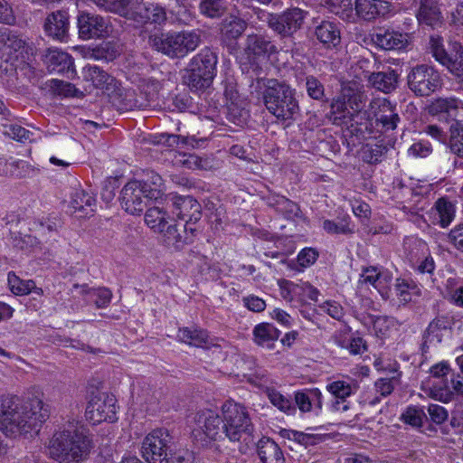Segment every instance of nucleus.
<instances>
[{
    "mask_svg": "<svg viewBox=\"0 0 463 463\" xmlns=\"http://www.w3.org/2000/svg\"><path fill=\"white\" fill-rule=\"evenodd\" d=\"M82 76L84 80L90 82L96 89L112 92L118 88V80L97 65L85 66Z\"/></svg>",
    "mask_w": 463,
    "mask_h": 463,
    "instance_id": "obj_20",
    "label": "nucleus"
},
{
    "mask_svg": "<svg viewBox=\"0 0 463 463\" xmlns=\"http://www.w3.org/2000/svg\"><path fill=\"white\" fill-rule=\"evenodd\" d=\"M418 6L416 16L420 24L434 27L441 23V13L437 0H414Z\"/></svg>",
    "mask_w": 463,
    "mask_h": 463,
    "instance_id": "obj_28",
    "label": "nucleus"
},
{
    "mask_svg": "<svg viewBox=\"0 0 463 463\" xmlns=\"http://www.w3.org/2000/svg\"><path fill=\"white\" fill-rule=\"evenodd\" d=\"M373 42L383 50H402L408 44V34L390 29H379L373 35Z\"/></svg>",
    "mask_w": 463,
    "mask_h": 463,
    "instance_id": "obj_22",
    "label": "nucleus"
},
{
    "mask_svg": "<svg viewBox=\"0 0 463 463\" xmlns=\"http://www.w3.org/2000/svg\"><path fill=\"white\" fill-rule=\"evenodd\" d=\"M0 43L10 53L24 48V42L11 32H3L0 34Z\"/></svg>",
    "mask_w": 463,
    "mask_h": 463,
    "instance_id": "obj_58",
    "label": "nucleus"
},
{
    "mask_svg": "<svg viewBox=\"0 0 463 463\" xmlns=\"http://www.w3.org/2000/svg\"><path fill=\"white\" fill-rule=\"evenodd\" d=\"M200 12L210 18L221 17L226 11L224 0H201Z\"/></svg>",
    "mask_w": 463,
    "mask_h": 463,
    "instance_id": "obj_50",
    "label": "nucleus"
},
{
    "mask_svg": "<svg viewBox=\"0 0 463 463\" xmlns=\"http://www.w3.org/2000/svg\"><path fill=\"white\" fill-rule=\"evenodd\" d=\"M424 417L425 411L422 408L410 406L404 411L401 418L404 423L418 428L422 426Z\"/></svg>",
    "mask_w": 463,
    "mask_h": 463,
    "instance_id": "obj_55",
    "label": "nucleus"
},
{
    "mask_svg": "<svg viewBox=\"0 0 463 463\" xmlns=\"http://www.w3.org/2000/svg\"><path fill=\"white\" fill-rule=\"evenodd\" d=\"M321 311L326 313L331 317L340 320L344 317L342 306L334 300H327L319 306Z\"/></svg>",
    "mask_w": 463,
    "mask_h": 463,
    "instance_id": "obj_62",
    "label": "nucleus"
},
{
    "mask_svg": "<svg viewBox=\"0 0 463 463\" xmlns=\"http://www.w3.org/2000/svg\"><path fill=\"white\" fill-rule=\"evenodd\" d=\"M398 74L395 71L389 69L386 71L372 73L368 80L373 87L384 93H389L396 89L398 83Z\"/></svg>",
    "mask_w": 463,
    "mask_h": 463,
    "instance_id": "obj_36",
    "label": "nucleus"
},
{
    "mask_svg": "<svg viewBox=\"0 0 463 463\" xmlns=\"http://www.w3.org/2000/svg\"><path fill=\"white\" fill-rule=\"evenodd\" d=\"M355 10L361 18L370 21L388 14L390 5L383 0H356Z\"/></svg>",
    "mask_w": 463,
    "mask_h": 463,
    "instance_id": "obj_29",
    "label": "nucleus"
},
{
    "mask_svg": "<svg viewBox=\"0 0 463 463\" xmlns=\"http://www.w3.org/2000/svg\"><path fill=\"white\" fill-rule=\"evenodd\" d=\"M169 214L162 207L155 206L147 209L145 214L146 225L155 232H164L168 225Z\"/></svg>",
    "mask_w": 463,
    "mask_h": 463,
    "instance_id": "obj_39",
    "label": "nucleus"
},
{
    "mask_svg": "<svg viewBox=\"0 0 463 463\" xmlns=\"http://www.w3.org/2000/svg\"><path fill=\"white\" fill-rule=\"evenodd\" d=\"M446 298L453 305L463 307V278L451 277L446 280Z\"/></svg>",
    "mask_w": 463,
    "mask_h": 463,
    "instance_id": "obj_44",
    "label": "nucleus"
},
{
    "mask_svg": "<svg viewBox=\"0 0 463 463\" xmlns=\"http://www.w3.org/2000/svg\"><path fill=\"white\" fill-rule=\"evenodd\" d=\"M3 128V134L14 140L19 142H26L32 140L31 137L33 136V133L20 125H5Z\"/></svg>",
    "mask_w": 463,
    "mask_h": 463,
    "instance_id": "obj_54",
    "label": "nucleus"
},
{
    "mask_svg": "<svg viewBox=\"0 0 463 463\" xmlns=\"http://www.w3.org/2000/svg\"><path fill=\"white\" fill-rule=\"evenodd\" d=\"M370 115L375 117L376 121L383 125L385 130L396 128L400 117L396 108L385 98H375L370 102Z\"/></svg>",
    "mask_w": 463,
    "mask_h": 463,
    "instance_id": "obj_16",
    "label": "nucleus"
},
{
    "mask_svg": "<svg viewBox=\"0 0 463 463\" xmlns=\"http://www.w3.org/2000/svg\"><path fill=\"white\" fill-rule=\"evenodd\" d=\"M306 89L308 96L314 99H320L324 96L323 84L314 76L306 77Z\"/></svg>",
    "mask_w": 463,
    "mask_h": 463,
    "instance_id": "obj_60",
    "label": "nucleus"
},
{
    "mask_svg": "<svg viewBox=\"0 0 463 463\" xmlns=\"http://www.w3.org/2000/svg\"><path fill=\"white\" fill-rule=\"evenodd\" d=\"M324 230L329 234H350L354 229L350 225L349 217L343 218L338 222L325 220L323 222Z\"/></svg>",
    "mask_w": 463,
    "mask_h": 463,
    "instance_id": "obj_53",
    "label": "nucleus"
},
{
    "mask_svg": "<svg viewBox=\"0 0 463 463\" xmlns=\"http://www.w3.org/2000/svg\"><path fill=\"white\" fill-rule=\"evenodd\" d=\"M449 147L453 154L463 158V122L456 121L450 126Z\"/></svg>",
    "mask_w": 463,
    "mask_h": 463,
    "instance_id": "obj_48",
    "label": "nucleus"
},
{
    "mask_svg": "<svg viewBox=\"0 0 463 463\" xmlns=\"http://www.w3.org/2000/svg\"><path fill=\"white\" fill-rule=\"evenodd\" d=\"M332 120L336 125L354 126V124H362L361 121L354 118V114L348 108L346 99L343 93L337 99H334L331 104Z\"/></svg>",
    "mask_w": 463,
    "mask_h": 463,
    "instance_id": "obj_31",
    "label": "nucleus"
},
{
    "mask_svg": "<svg viewBox=\"0 0 463 463\" xmlns=\"http://www.w3.org/2000/svg\"><path fill=\"white\" fill-rule=\"evenodd\" d=\"M247 50L256 56H261L274 52L276 47L267 37L250 34L247 37Z\"/></svg>",
    "mask_w": 463,
    "mask_h": 463,
    "instance_id": "obj_40",
    "label": "nucleus"
},
{
    "mask_svg": "<svg viewBox=\"0 0 463 463\" xmlns=\"http://www.w3.org/2000/svg\"><path fill=\"white\" fill-rule=\"evenodd\" d=\"M448 241L463 252V224L455 226L448 234Z\"/></svg>",
    "mask_w": 463,
    "mask_h": 463,
    "instance_id": "obj_64",
    "label": "nucleus"
},
{
    "mask_svg": "<svg viewBox=\"0 0 463 463\" xmlns=\"http://www.w3.org/2000/svg\"><path fill=\"white\" fill-rule=\"evenodd\" d=\"M282 297L287 300L299 298L301 300L310 299L317 301L319 291L308 282L295 283L283 280L279 283Z\"/></svg>",
    "mask_w": 463,
    "mask_h": 463,
    "instance_id": "obj_21",
    "label": "nucleus"
},
{
    "mask_svg": "<svg viewBox=\"0 0 463 463\" xmlns=\"http://www.w3.org/2000/svg\"><path fill=\"white\" fill-rule=\"evenodd\" d=\"M50 86L56 94L63 97H77L80 92L73 84L61 80H52Z\"/></svg>",
    "mask_w": 463,
    "mask_h": 463,
    "instance_id": "obj_57",
    "label": "nucleus"
},
{
    "mask_svg": "<svg viewBox=\"0 0 463 463\" xmlns=\"http://www.w3.org/2000/svg\"><path fill=\"white\" fill-rule=\"evenodd\" d=\"M433 225L447 228L456 216V205L446 197L439 198L426 213Z\"/></svg>",
    "mask_w": 463,
    "mask_h": 463,
    "instance_id": "obj_18",
    "label": "nucleus"
},
{
    "mask_svg": "<svg viewBox=\"0 0 463 463\" xmlns=\"http://www.w3.org/2000/svg\"><path fill=\"white\" fill-rule=\"evenodd\" d=\"M427 412L430 420L437 424L441 425L449 419V411L441 405L431 403L427 407Z\"/></svg>",
    "mask_w": 463,
    "mask_h": 463,
    "instance_id": "obj_59",
    "label": "nucleus"
},
{
    "mask_svg": "<svg viewBox=\"0 0 463 463\" xmlns=\"http://www.w3.org/2000/svg\"><path fill=\"white\" fill-rule=\"evenodd\" d=\"M447 328V320L445 317H436L428 326L423 335V343L421 349L426 352L430 345L440 343L442 339V331Z\"/></svg>",
    "mask_w": 463,
    "mask_h": 463,
    "instance_id": "obj_38",
    "label": "nucleus"
},
{
    "mask_svg": "<svg viewBox=\"0 0 463 463\" xmlns=\"http://www.w3.org/2000/svg\"><path fill=\"white\" fill-rule=\"evenodd\" d=\"M258 455L262 463H285L280 448L269 438H263L259 441Z\"/></svg>",
    "mask_w": 463,
    "mask_h": 463,
    "instance_id": "obj_33",
    "label": "nucleus"
},
{
    "mask_svg": "<svg viewBox=\"0 0 463 463\" xmlns=\"http://www.w3.org/2000/svg\"><path fill=\"white\" fill-rule=\"evenodd\" d=\"M358 389L354 380H336L326 385V391L331 393L335 402L332 403V410L337 412H344L349 410L350 403L345 401L347 397L354 394Z\"/></svg>",
    "mask_w": 463,
    "mask_h": 463,
    "instance_id": "obj_17",
    "label": "nucleus"
},
{
    "mask_svg": "<svg viewBox=\"0 0 463 463\" xmlns=\"http://www.w3.org/2000/svg\"><path fill=\"white\" fill-rule=\"evenodd\" d=\"M147 183L130 181L121 190L120 201L122 208L130 214H139L146 207L144 198L147 196Z\"/></svg>",
    "mask_w": 463,
    "mask_h": 463,
    "instance_id": "obj_14",
    "label": "nucleus"
},
{
    "mask_svg": "<svg viewBox=\"0 0 463 463\" xmlns=\"http://www.w3.org/2000/svg\"><path fill=\"white\" fill-rule=\"evenodd\" d=\"M142 0H120L119 4L126 9L125 15H129L137 23L163 24L166 21L164 7L156 4L142 5Z\"/></svg>",
    "mask_w": 463,
    "mask_h": 463,
    "instance_id": "obj_11",
    "label": "nucleus"
},
{
    "mask_svg": "<svg viewBox=\"0 0 463 463\" xmlns=\"http://www.w3.org/2000/svg\"><path fill=\"white\" fill-rule=\"evenodd\" d=\"M8 284L11 290L16 295H26L35 288L34 281L31 279L23 280L12 272L8 273Z\"/></svg>",
    "mask_w": 463,
    "mask_h": 463,
    "instance_id": "obj_52",
    "label": "nucleus"
},
{
    "mask_svg": "<svg viewBox=\"0 0 463 463\" xmlns=\"http://www.w3.org/2000/svg\"><path fill=\"white\" fill-rule=\"evenodd\" d=\"M95 198L81 188H77L71 194V204L75 211H84L85 208H90V212H93L92 207L95 205Z\"/></svg>",
    "mask_w": 463,
    "mask_h": 463,
    "instance_id": "obj_49",
    "label": "nucleus"
},
{
    "mask_svg": "<svg viewBox=\"0 0 463 463\" xmlns=\"http://www.w3.org/2000/svg\"><path fill=\"white\" fill-rule=\"evenodd\" d=\"M268 204L287 220H295L300 213L298 205L285 196L272 195L268 198Z\"/></svg>",
    "mask_w": 463,
    "mask_h": 463,
    "instance_id": "obj_37",
    "label": "nucleus"
},
{
    "mask_svg": "<svg viewBox=\"0 0 463 463\" xmlns=\"http://www.w3.org/2000/svg\"><path fill=\"white\" fill-rule=\"evenodd\" d=\"M141 183H147L146 190H147V196L149 198H156L161 192V188L163 186V180L162 177L156 174L151 172L150 178L140 181Z\"/></svg>",
    "mask_w": 463,
    "mask_h": 463,
    "instance_id": "obj_61",
    "label": "nucleus"
},
{
    "mask_svg": "<svg viewBox=\"0 0 463 463\" xmlns=\"http://www.w3.org/2000/svg\"><path fill=\"white\" fill-rule=\"evenodd\" d=\"M44 61L50 71L67 74L74 72L72 57L58 48L48 49Z\"/></svg>",
    "mask_w": 463,
    "mask_h": 463,
    "instance_id": "obj_24",
    "label": "nucleus"
},
{
    "mask_svg": "<svg viewBox=\"0 0 463 463\" xmlns=\"http://www.w3.org/2000/svg\"><path fill=\"white\" fill-rule=\"evenodd\" d=\"M172 213L178 219L199 221L202 217L201 205L193 197H175L172 203Z\"/></svg>",
    "mask_w": 463,
    "mask_h": 463,
    "instance_id": "obj_25",
    "label": "nucleus"
},
{
    "mask_svg": "<svg viewBox=\"0 0 463 463\" xmlns=\"http://www.w3.org/2000/svg\"><path fill=\"white\" fill-rule=\"evenodd\" d=\"M359 282L372 285L383 298H387V292H383L384 285L387 282V276L382 274L377 268L369 267L363 270Z\"/></svg>",
    "mask_w": 463,
    "mask_h": 463,
    "instance_id": "obj_43",
    "label": "nucleus"
},
{
    "mask_svg": "<svg viewBox=\"0 0 463 463\" xmlns=\"http://www.w3.org/2000/svg\"><path fill=\"white\" fill-rule=\"evenodd\" d=\"M72 292L81 295L87 303L94 304L98 308L107 307L112 297L110 290L106 288H92L86 285H74Z\"/></svg>",
    "mask_w": 463,
    "mask_h": 463,
    "instance_id": "obj_27",
    "label": "nucleus"
},
{
    "mask_svg": "<svg viewBox=\"0 0 463 463\" xmlns=\"http://www.w3.org/2000/svg\"><path fill=\"white\" fill-rule=\"evenodd\" d=\"M315 34L317 39L326 47L336 46L341 39L338 25L330 21H323L317 26Z\"/></svg>",
    "mask_w": 463,
    "mask_h": 463,
    "instance_id": "obj_35",
    "label": "nucleus"
},
{
    "mask_svg": "<svg viewBox=\"0 0 463 463\" xmlns=\"http://www.w3.org/2000/svg\"><path fill=\"white\" fill-rule=\"evenodd\" d=\"M69 26V14L65 11H57L49 14L44 22L46 34L58 41H64Z\"/></svg>",
    "mask_w": 463,
    "mask_h": 463,
    "instance_id": "obj_23",
    "label": "nucleus"
},
{
    "mask_svg": "<svg viewBox=\"0 0 463 463\" xmlns=\"http://www.w3.org/2000/svg\"><path fill=\"white\" fill-rule=\"evenodd\" d=\"M409 89L417 96H429L441 86V78L433 67L420 64L413 67L408 74Z\"/></svg>",
    "mask_w": 463,
    "mask_h": 463,
    "instance_id": "obj_9",
    "label": "nucleus"
},
{
    "mask_svg": "<svg viewBox=\"0 0 463 463\" xmlns=\"http://www.w3.org/2000/svg\"><path fill=\"white\" fill-rule=\"evenodd\" d=\"M177 337L179 341L195 347L209 348L212 344L208 332L201 328H180Z\"/></svg>",
    "mask_w": 463,
    "mask_h": 463,
    "instance_id": "obj_34",
    "label": "nucleus"
},
{
    "mask_svg": "<svg viewBox=\"0 0 463 463\" xmlns=\"http://www.w3.org/2000/svg\"><path fill=\"white\" fill-rule=\"evenodd\" d=\"M223 436L231 442H247L254 427L249 411L242 404L226 401L221 407Z\"/></svg>",
    "mask_w": 463,
    "mask_h": 463,
    "instance_id": "obj_5",
    "label": "nucleus"
},
{
    "mask_svg": "<svg viewBox=\"0 0 463 463\" xmlns=\"http://www.w3.org/2000/svg\"><path fill=\"white\" fill-rule=\"evenodd\" d=\"M387 152L386 146L375 144L365 146L362 151L363 160L368 164H376L381 161L382 156Z\"/></svg>",
    "mask_w": 463,
    "mask_h": 463,
    "instance_id": "obj_56",
    "label": "nucleus"
},
{
    "mask_svg": "<svg viewBox=\"0 0 463 463\" xmlns=\"http://www.w3.org/2000/svg\"><path fill=\"white\" fill-rule=\"evenodd\" d=\"M246 29V23L238 17H232L222 24V33L227 39H237Z\"/></svg>",
    "mask_w": 463,
    "mask_h": 463,
    "instance_id": "obj_51",
    "label": "nucleus"
},
{
    "mask_svg": "<svg viewBox=\"0 0 463 463\" xmlns=\"http://www.w3.org/2000/svg\"><path fill=\"white\" fill-rule=\"evenodd\" d=\"M394 291L399 303L402 305L413 301L420 294V289L416 284L402 279L396 280Z\"/></svg>",
    "mask_w": 463,
    "mask_h": 463,
    "instance_id": "obj_41",
    "label": "nucleus"
},
{
    "mask_svg": "<svg viewBox=\"0 0 463 463\" xmlns=\"http://www.w3.org/2000/svg\"><path fill=\"white\" fill-rule=\"evenodd\" d=\"M451 384L453 391L450 390L447 383L433 385L430 389L429 396L443 403L452 402L455 398V393H463V383L459 379V376H458L456 379H451Z\"/></svg>",
    "mask_w": 463,
    "mask_h": 463,
    "instance_id": "obj_32",
    "label": "nucleus"
},
{
    "mask_svg": "<svg viewBox=\"0 0 463 463\" xmlns=\"http://www.w3.org/2000/svg\"><path fill=\"white\" fill-rule=\"evenodd\" d=\"M136 402L146 411H154L158 403L156 392L148 384H144L136 393Z\"/></svg>",
    "mask_w": 463,
    "mask_h": 463,
    "instance_id": "obj_45",
    "label": "nucleus"
},
{
    "mask_svg": "<svg viewBox=\"0 0 463 463\" xmlns=\"http://www.w3.org/2000/svg\"><path fill=\"white\" fill-rule=\"evenodd\" d=\"M342 91L354 118L361 122L363 119H368L370 114L364 110L367 100L365 93L355 83L344 87Z\"/></svg>",
    "mask_w": 463,
    "mask_h": 463,
    "instance_id": "obj_19",
    "label": "nucleus"
},
{
    "mask_svg": "<svg viewBox=\"0 0 463 463\" xmlns=\"http://www.w3.org/2000/svg\"><path fill=\"white\" fill-rule=\"evenodd\" d=\"M280 331L270 323H260L252 331L253 342L261 347L272 349L278 341Z\"/></svg>",
    "mask_w": 463,
    "mask_h": 463,
    "instance_id": "obj_30",
    "label": "nucleus"
},
{
    "mask_svg": "<svg viewBox=\"0 0 463 463\" xmlns=\"http://www.w3.org/2000/svg\"><path fill=\"white\" fill-rule=\"evenodd\" d=\"M295 407L303 412H310L313 408L322 410L323 395L319 389L311 388L297 391L294 392Z\"/></svg>",
    "mask_w": 463,
    "mask_h": 463,
    "instance_id": "obj_26",
    "label": "nucleus"
},
{
    "mask_svg": "<svg viewBox=\"0 0 463 463\" xmlns=\"http://www.w3.org/2000/svg\"><path fill=\"white\" fill-rule=\"evenodd\" d=\"M151 46L168 57L183 58L194 52L201 43V34L197 30L168 32L151 35Z\"/></svg>",
    "mask_w": 463,
    "mask_h": 463,
    "instance_id": "obj_4",
    "label": "nucleus"
},
{
    "mask_svg": "<svg viewBox=\"0 0 463 463\" xmlns=\"http://www.w3.org/2000/svg\"><path fill=\"white\" fill-rule=\"evenodd\" d=\"M222 418L212 410H202L194 416V426L192 435L194 439L201 442L203 446L211 441L220 440L223 438Z\"/></svg>",
    "mask_w": 463,
    "mask_h": 463,
    "instance_id": "obj_8",
    "label": "nucleus"
},
{
    "mask_svg": "<svg viewBox=\"0 0 463 463\" xmlns=\"http://www.w3.org/2000/svg\"><path fill=\"white\" fill-rule=\"evenodd\" d=\"M430 50L437 61L448 70L459 80L463 81V46L458 43L452 44L450 52H448L439 37H431Z\"/></svg>",
    "mask_w": 463,
    "mask_h": 463,
    "instance_id": "obj_10",
    "label": "nucleus"
},
{
    "mask_svg": "<svg viewBox=\"0 0 463 463\" xmlns=\"http://www.w3.org/2000/svg\"><path fill=\"white\" fill-rule=\"evenodd\" d=\"M265 393L270 402V403L275 406L278 410L282 412H285L288 415H295L297 411V408L294 403L291 402L290 398L282 394L278 390L267 387L265 390Z\"/></svg>",
    "mask_w": 463,
    "mask_h": 463,
    "instance_id": "obj_42",
    "label": "nucleus"
},
{
    "mask_svg": "<svg viewBox=\"0 0 463 463\" xmlns=\"http://www.w3.org/2000/svg\"><path fill=\"white\" fill-rule=\"evenodd\" d=\"M244 307L252 312H262L266 308V302L255 295H249L242 298Z\"/></svg>",
    "mask_w": 463,
    "mask_h": 463,
    "instance_id": "obj_63",
    "label": "nucleus"
},
{
    "mask_svg": "<svg viewBox=\"0 0 463 463\" xmlns=\"http://www.w3.org/2000/svg\"><path fill=\"white\" fill-rule=\"evenodd\" d=\"M307 13L300 8L288 9L281 14H268V24L282 36L293 34L301 28Z\"/></svg>",
    "mask_w": 463,
    "mask_h": 463,
    "instance_id": "obj_13",
    "label": "nucleus"
},
{
    "mask_svg": "<svg viewBox=\"0 0 463 463\" xmlns=\"http://www.w3.org/2000/svg\"><path fill=\"white\" fill-rule=\"evenodd\" d=\"M117 400L114 395L100 392L91 397L86 409L87 419L92 424L117 420Z\"/></svg>",
    "mask_w": 463,
    "mask_h": 463,
    "instance_id": "obj_12",
    "label": "nucleus"
},
{
    "mask_svg": "<svg viewBox=\"0 0 463 463\" xmlns=\"http://www.w3.org/2000/svg\"><path fill=\"white\" fill-rule=\"evenodd\" d=\"M88 438L69 423L55 431L49 441L48 454L59 463L79 462L89 451Z\"/></svg>",
    "mask_w": 463,
    "mask_h": 463,
    "instance_id": "obj_3",
    "label": "nucleus"
},
{
    "mask_svg": "<svg viewBox=\"0 0 463 463\" xmlns=\"http://www.w3.org/2000/svg\"><path fill=\"white\" fill-rule=\"evenodd\" d=\"M256 89L263 90L262 100L267 110L279 120L293 119L298 114L295 90L275 79H258Z\"/></svg>",
    "mask_w": 463,
    "mask_h": 463,
    "instance_id": "obj_2",
    "label": "nucleus"
},
{
    "mask_svg": "<svg viewBox=\"0 0 463 463\" xmlns=\"http://www.w3.org/2000/svg\"><path fill=\"white\" fill-rule=\"evenodd\" d=\"M79 35L82 40L103 38L109 34V24L100 15L82 12L78 16Z\"/></svg>",
    "mask_w": 463,
    "mask_h": 463,
    "instance_id": "obj_15",
    "label": "nucleus"
},
{
    "mask_svg": "<svg viewBox=\"0 0 463 463\" xmlns=\"http://www.w3.org/2000/svg\"><path fill=\"white\" fill-rule=\"evenodd\" d=\"M173 443L174 437L167 429L153 430L142 441L141 456L147 463H172L173 457L187 455V452H184L168 457V450Z\"/></svg>",
    "mask_w": 463,
    "mask_h": 463,
    "instance_id": "obj_7",
    "label": "nucleus"
},
{
    "mask_svg": "<svg viewBox=\"0 0 463 463\" xmlns=\"http://www.w3.org/2000/svg\"><path fill=\"white\" fill-rule=\"evenodd\" d=\"M162 233L165 242L175 250H181L185 244L192 243V237L188 234L181 235L176 229V225H167Z\"/></svg>",
    "mask_w": 463,
    "mask_h": 463,
    "instance_id": "obj_47",
    "label": "nucleus"
},
{
    "mask_svg": "<svg viewBox=\"0 0 463 463\" xmlns=\"http://www.w3.org/2000/svg\"><path fill=\"white\" fill-rule=\"evenodd\" d=\"M459 101L453 98H439L430 106L432 114L446 113L449 117H457Z\"/></svg>",
    "mask_w": 463,
    "mask_h": 463,
    "instance_id": "obj_46",
    "label": "nucleus"
},
{
    "mask_svg": "<svg viewBox=\"0 0 463 463\" xmlns=\"http://www.w3.org/2000/svg\"><path fill=\"white\" fill-rule=\"evenodd\" d=\"M49 415V406L38 397L21 401L16 395H0V431L6 437L15 439L37 430Z\"/></svg>",
    "mask_w": 463,
    "mask_h": 463,
    "instance_id": "obj_1",
    "label": "nucleus"
},
{
    "mask_svg": "<svg viewBox=\"0 0 463 463\" xmlns=\"http://www.w3.org/2000/svg\"><path fill=\"white\" fill-rule=\"evenodd\" d=\"M217 56L209 48L200 51L189 62L184 82L192 90H202L212 84L216 75Z\"/></svg>",
    "mask_w": 463,
    "mask_h": 463,
    "instance_id": "obj_6",
    "label": "nucleus"
}]
</instances>
